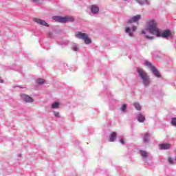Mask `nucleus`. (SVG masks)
Wrapping results in <instances>:
<instances>
[{
	"mask_svg": "<svg viewBox=\"0 0 176 176\" xmlns=\"http://www.w3.org/2000/svg\"><path fill=\"white\" fill-rule=\"evenodd\" d=\"M143 140L144 142H148V141L149 140V133L145 134Z\"/></svg>",
	"mask_w": 176,
	"mask_h": 176,
	"instance_id": "obj_19",
	"label": "nucleus"
},
{
	"mask_svg": "<svg viewBox=\"0 0 176 176\" xmlns=\"http://www.w3.org/2000/svg\"><path fill=\"white\" fill-rule=\"evenodd\" d=\"M33 2H39V0H32Z\"/></svg>",
	"mask_w": 176,
	"mask_h": 176,
	"instance_id": "obj_28",
	"label": "nucleus"
},
{
	"mask_svg": "<svg viewBox=\"0 0 176 176\" xmlns=\"http://www.w3.org/2000/svg\"><path fill=\"white\" fill-rule=\"evenodd\" d=\"M73 50H74V52H78V45H74L73 46Z\"/></svg>",
	"mask_w": 176,
	"mask_h": 176,
	"instance_id": "obj_23",
	"label": "nucleus"
},
{
	"mask_svg": "<svg viewBox=\"0 0 176 176\" xmlns=\"http://www.w3.org/2000/svg\"><path fill=\"white\" fill-rule=\"evenodd\" d=\"M75 36L78 39H82L86 45L91 43V39L89 38V35L86 33H82V32H77L75 34Z\"/></svg>",
	"mask_w": 176,
	"mask_h": 176,
	"instance_id": "obj_3",
	"label": "nucleus"
},
{
	"mask_svg": "<svg viewBox=\"0 0 176 176\" xmlns=\"http://www.w3.org/2000/svg\"><path fill=\"white\" fill-rule=\"evenodd\" d=\"M171 124H173V126H176V118H172Z\"/></svg>",
	"mask_w": 176,
	"mask_h": 176,
	"instance_id": "obj_20",
	"label": "nucleus"
},
{
	"mask_svg": "<svg viewBox=\"0 0 176 176\" xmlns=\"http://www.w3.org/2000/svg\"><path fill=\"white\" fill-rule=\"evenodd\" d=\"M58 107H60V103L58 102H55L51 105L52 109H57Z\"/></svg>",
	"mask_w": 176,
	"mask_h": 176,
	"instance_id": "obj_15",
	"label": "nucleus"
},
{
	"mask_svg": "<svg viewBox=\"0 0 176 176\" xmlns=\"http://www.w3.org/2000/svg\"><path fill=\"white\" fill-rule=\"evenodd\" d=\"M120 142L122 144V145H124V140L123 139L120 140Z\"/></svg>",
	"mask_w": 176,
	"mask_h": 176,
	"instance_id": "obj_26",
	"label": "nucleus"
},
{
	"mask_svg": "<svg viewBox=\"0 0 176 176\" xmlns=\"http://www.w3.org/2000/svg\"><path fill=\"white\" fill-rule=\"evenodd\" d=\"M34 21H35V23H37V24H40L41 25H45V27H49V24H47V22H45V20H42L38 18H35L34 19Z\"/></svg>",
	"mask_w": 176,
	"mask_h": 176,
	"instance_id": "obj_8",
	"label": "nucleus"
},
{
	"mask_svg": "<svg viewBox=\"0 0 176 176\" xmlns=\"http://www.w3.org/2000/svg\"><path fill=\"white\" fill-rule=\"evenodd\" d=\"M175 162H176V158H175Z\"/></svg>",
	"mask_w": 176,
	"mask_h": 176,
	"instance_id": "obj_31",
	"label": "nucleus"
},
{
	"mask_svg": "<svg viewBox=\"0 0 176 176\" xmlns=\"http://www.w3.org/2000/svg\"><path fill=\"white\" fill-rule=\"evenodd\" d=\"M0 83H3V80L0 79Z\"/></svg>",
	"mask_w": 176,
	"mask_h": 176,
	"instance_id": "obj_30",
	"label": "nucleus"
},
{
	"mask_svg": "<svg viewBox=\"0 0 176 176\" xmlns=\"http://www.w3.org/2000/svg\"><path fill=\"white\" fill-rule=\"evenodd\" d=\"M145 37L146 38V39H153V37L149 36L148 35H145Z\"/></svg>",
	"mask_w": 176,
	"mask_h": 176,
	"instance_id": "obj_25",
	"label": "nucleus"
},
{
	"mask_svg": "<svg viewBox=\"0 0 176 176\" xmlns=\"http://www.w3.org/2000/svg\"><path fill=\"white\" fill-rule=\"evenodd\" d=\"M52 19L54 20V21H57L58 23H69V21L72 22L74 20V19L72 16H66L65 17L55 16L52 17Z\"/></svg>",
	"mask_w": 176,
	"mask_h": 176,
	"instance_id": "obj_4",
	"label": "nucleus"
},
{
	"mask_svg": "<svg viewBox=\"0 0 176 176\" xmlns=\"http://www.w3.org/2000/svg\"><path fill=\"white\" fill-rule=\"evenodd\" d=\"M44 82H45V80H43V78H38L36 80L37 85H43Z\"/></svg>",
	"mask_w": 176,
	"mask_h": 176,
	"instance_id": "obj_17",
	"label": "nucleus"
},
{
	"mask_svg": "<svg viewBox=\"0 0 176 176\" xmlns=\"http://www.w3.org/2000/svg\"><path fill=\"white\" fill-rule=\"evenodd\" d=\"M54 115L55 118H60V113L54 111Z\"/></svg>",
	"mask_w": 176,
	"mask_h": 176,
	"instance_id": "obj_22",
	"label": "nucleus"
},
{
	"mask_svg": "<svg viewBox=\"0 0 176 176\" xmlns=\"http://www.w3.org/2000/svg\"><path fill=\"white\" fill-rule=\"evenodd\" d=\"M136 2L139 3V5H149V0H136Z\"/></svg>",
	"mask_w": 176,
	"mask_h": 176,
	"instance_id": "obj_12",
	"label": "nucleus"
},
{
	"mask_svg": "<svg viewBox=\"0 0 176 176\" xmlns=\"http://www.w3.org/2000/svg\"><path fill=\"white\" fill-rule=\"evenodd\" d=\"M168 162L170 164H174V162L173 161V158L169 157L168 159Z\"/></svg>",
	"mask_w": 176,
	"mask_h": 176,
	"instance_id": "obj_24",
	"label": "nucleus"
},
{
	"mask_svg": "<svg viewBox=\"0 0 176 176\" xmlns=\"http://www.w3.org/2000/svg\"><path fill=\"white\" fill-rule=\"evenodd\" d=\"M116 140V132H112L110 138H109V142H113Z\"/></svg>",
	"mask_w": 176,
	"mask_h": 176,
	"instance_id": "obj_14",
	"label": "nucleus"
},
{
	"mask_svg": "<svg viewBox=\"0 0 176 176\" xmlns=\"http://www.w3.org/2000/svg\"><path fill=\"white\" fill-rule=\"evenodd\" d=\"M141 19V15L138 14L133 17H132L131 19H129L128 21V23H137V21H138V20Z\"/></svg>",
	"mask_w": 176,
	"mask_h": 176,
	"instance_id": "obj_10",
	"label": "nucleus"
},
{
	"mask_svg": "<svg viewBox=\"0 0 176 176\" xmlns=\"http://www.w3.org/2000/svg\"><path fill=\"white\" fill-rule=\"evenodd\" d=\"M140 155L142 157H144L145 159H146V157H148V153L146 151H140Z\"/></svg>",
	"mask_w": 176,
	"mask_h": 176,
	"instance_id": "obj_16",
	"label": "nucleus"
},
{
	"mask_svg": "<svg viewBox=\"0 0 176 176\" xmlns=\"http://www.w3.org/2000/svg\"><path fill=\"white\" fill-rule=\"evenodd\" d=\"M144 65H146V67L150 68V69H151L155 76H156L157 78H160V73H159V71H157V69H156V67L153 66L152 63H151L148 61H145Z\"/></svg>",
	"mask_w": 176,
	"mask_h": 176,
	"instance_id": "obj_5",
	"label": "nucleus"
},
{
	"mask_svg": "<svg viewBox=\"0 0 176 176\" xmlns=\"http://www.w3.org/2000/svg\"><path fill=\"white\" fill-rule=\"evenodd\" d=\"M138 120L140 123H144L145 122V116L141 113H140L138 116Z\"/></svg>",
	"mask_w": 176,
	"mask_h": 176,
	"instance_id": "obj_13",
	"label": "nucleus"
},
{
	"mask_svg": "<svg viewBox=\"0 0 176 176\" xmlns=\"http://www.w3.org/2000/svg\"><path fill=\"white\" fill-rule=\"evenodd\" d=\"M91 12L93 13V14H98V13L100 12V8L96 5H93L91 7Z\"/></svg>",
	"mask_w": 176,
	"mask_h": 176,
	"instance_id": "obj_9",
	"label": "nucleus"
},
{
	"mask_svg": "<svg viewBox=\"0 0 176 176\" xmlns=\"http://www.w3.org/2000/svg\"><path fill=\"white\" fill-rule=\"evenodd\" d=\"M49 38H53V34L52 33H48Z\"/></svg>",
	"mask_w": 176,
	"mask_h": 176,
	"instance_id": "obj_27",
	"label": "nucleus"
},
{
	"mask_svg": "<svg viewBox=\"0 0 176 176\" xmlns=\"http://www.w3.org/2000/svg\"><path fill=\"white\" fill-rule=\"evenodd\" d=\"M142 34H144L145 35L146 32H145L144 30H142Z\"/></svg>",
	"mask_w": 176,
	"mask_h": 176,
	"instance_id": "obj_29",
	"label": "nucleus"
},
{
	"mask_svg": "<svg viewBox=\"0 0 176 176\" xmlns=\"http://www.w3.org/2000/svg\"><path fill=\"white\" fill-rule=\"evenodd\" d=\"M133 105H134L135 109H137L138 111H141V105H140V103L135 102V103H134Z\"/></svg>",
	"mask_w": 176,
	"mask_h": 176,
	"instance_id": "obj_18",
	"label": "nucleus"
},
{
	"mask_svg": "<svg viewBox=\"0 0 176 176\" xmlns=\"http://www.w3.org/2000/svg\"><path fill=\"white\" fill-rule=\"evenodd\" d=\"M171 148V144H160V149H170Z\"/></svg>",
	"mask_w": 176,
	"mask_h": 176,
	"instance_id": "obj_11",
	"label": "nucleus"
},
{
	"mask_svg": "<svg viewBox=\"0 0 176 176\" xmlns=\"http://www.w3.org/2000/svg\"><path fill=\"white\" fill-rule=\"evenodd\" d=\"M137 31V26H133L132 28L127 27L125 28V32L129 34V36L131 37L134 36L133 32H135Z\"/></svg>",
	"mask_w": 176,
	"mask_h": 176,
	"instance_id": "obj_7",
	"label": "nucleus"
},
{
	"mask_svg": "<svg viewBox=\"0 0 176 176\" xmlns=\"http://www.w3.org/2000/svg\"><path fill=\"white\" fill-rule=\"evenodd\" d=\"M21 100L23 101V102H27V103L34 102V99L31 96L25 94H21Z\"/></svg>",
	"mask_w": 176,
	"mask_h": 176,
	"instance_id": "obj_6",
	"label": "nucleus"
},
{
	"mask_svg": "<svg viewBox=\"0 0 176 176\" xmlns=\"http://www.w3.org/2000/svg\"><path fill=\"white\" fill-rule=\"evenodd\" d=\"M138 74H139L144 86H148L151 84V80L149 79V76L146 75V73H145L142 68H138Z\"/></svg>",
	"mask_w": 176,
	"mask_h": 176,
	"instance_id": "obj_2",
	"label": "nucleus"
},
{
	"mask_svg": "<svg viewBox=\"0 0 176 176\" xmlns=\"http://www.w3.org/2000/svg\"><path fill=\"white\" fill-rule=\"evenodd\" d=\"M146 31H148L152 35L157 38H173V33L170 30H162L157 27V23L155 20H150L146 27Z\"/></svg>",
	"mask_w": 176,
	"mask_h": 176,
	"instance_id": "obj_1",
	"label": "nucleus"
},
{
	"mask_svg": "<svg viewBox=\"0 0 176 176\" xmlns=\"http://www.w3.org/2000/svg\"><path fill=\"white\" fill-rule=\"evenodd\" d=\"M126 109L127 106L126 104H123L122 107H121V111H122V112H124V111H126Z\"/></svg>",
	"mask_w": 176,
	"mask_h": 176,
	"instance_id": "obj_21",
	"label": "nucleus"
}]
</instances>
